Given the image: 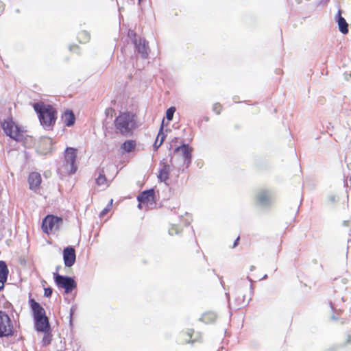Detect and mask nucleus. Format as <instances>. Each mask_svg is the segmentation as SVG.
<instances>
[{
    "instance_id": "nucleus-4",
    "label": "nucleus",
    "mask_w": 351,
    "mask_h": 351,
    "mask_svg": "<svg viewBox=\"0 0 351 351\" xmlns=\"http://www.w3.org/2000/svg\"><path fill=\"white\" fill-rule=\"evenodd\" d=\"M53 278L57 286L64 289L66 293L71 292L77 287V283L72 277L62 276L54 272Z\"/></svg>"
},
{
    "instance_id": "nucleus-22",
    "label": "nucleus",
    "mask_w": 351,
    "mask_h": 351,
    "mask_svg": "<svg viewBox=\"0 0 351 351\" xmlns=\"http://www.w3.org/2000/svg\"><path fill=\"white\" fill-rule=\"evenodd\" d=\"M8 269L6 263L0 261V278L3 279V280L6 281L8 276Z\"/></svg>"
},
{
    "instance_id": "nucleus-31",
    "label": "nucleus",
    "mask_w": 351,
    "mask_h": 351,
    "mask_svg": "<svg viewBox=\"0 0 351 351\" xmlns=\"http://www.w3.org/2000/svg\"><path fill=\"white\" fill-rule=\"evenodd\" d=\"M236 300L237 302V306H240L243 305L245 303L244 298L242 300L241 299H237Z\"/></svg>"
},
{
    "instance_id": "nucleus-16",
    "label": "nucleus",
    "mask_w": 351,
    "mask_h": 351,
    "mask_svg": "<svg viewBox=\"0 0 351 351\" xmlns=\"http://www.w3.org/2000/svg\"><path fill=\"white\" fill-rule=\"evenodd\" d=\"M41 176L40 174L37 172H32L29 175L28 182L29 184V189L33 191H36L39 189L41 184Z\"/></svg>"
},
{
    "instance_id": "nucleus-27",
    "label": "nucleus",
    "mask_w": 351,
    "mask_h": 351,
    "mask_svg": "<svg viewBox=\"0 0 351 351\" xmlns=\"http://www.w3.org/2000/svg\"><path fill=\"white\" fill-rule=\"evenodd\" d=\"M180 232V230L178 228L176 224H173L172 227L169 229V234L171 236L178 234Z\"/></svg>"
},
{
    "instance_id": "nucleus-46",
    "label": "nucleus",
    "mask_w": 351,
    "mask_h": 351,
    "mask_svg": "<svg viewBox=\"0 0 351 351\" xmlns=\"http://www.w3.org/2000/svg\"><path fill=\"white\" fill-rule=\"evenodd\" d=\"M58 269H59V267H58L56 268V272H57V273H58Z\"/></svg>"
},
{
    "instance_id": "nucleus-1",
    "label": "nucleus",
    "mask_w": 351,
    "mask_h": 351,
    "mask_svg": "<svg viewBox=\"0 0 351 351\" xmlns=\"http://www.w3.org/2000/svg\"><path fill=\"white\" fill-rule=\"evenodd\" d=\"M34 109L37 113L40 124L45 129L50 130L54 125L57 117L56 110L49 104L37 102L34 104Z\"/></svg>"
},
{
    "instance_id": "nucleus-28",
    "label": "nucleus",
    "mask_w": 351,
    "mask_h": 351,
    "mask_svg": "<svg viewBox=\"0 0 351 351\" xmlns=\"http://www.w3.org/2000/svg\"><path fill=\"white\" fill-rule=\"evenodd\" d=\"M329 304H330V307L332 311L337 313H340V312H341V309L340 308H339L338 304L330 302Z\"/></svg>"
},
{
    "instance_id": "nucleus-25",
    "label": "nucleus",
    "mask_w": 351,
    "mask_h": 351,
    "mask_svg": "<svg viewBox=\"0 0 351 351\" xmlns=\"http://www.w3.org/2000/svg\"><path fill=\"white\" fill-rule=\"evenodd\" d=\"M90 35L87 32L83 31L78 34V39L80 43H86L88 41Z\"/></svg>"
},
{
    "instance_id": "nucleus-21",
    "label": "nucleus",
    "mask_w": 351,
    "mask_h": 351,
    "mask_svg": "<svg viewBox=\"0 0 351 351\" xmlns=\"http://www.w3.org/2000/svg\"><path fill=\"white\" fill-rule=\"evenodd\" d=\"M64 124L66 126H72L75 123V115L72 111H66L63 116Z\"/></svg>"
},
{
    "instance_id": "nucleus-32",
    "label": "nucleus",
    "mask_w": 351,
    "mask_h": 351,
    "mask_svg": "<svg viewBox=\"0 0 351 351\" xmlns=\"http://www.w3.org/2000/svg\"><path fill=\"white\" fill-rule=\"evenodd\" d=\"M109 210V208H105L99 214V216L101 217H104L105 216V215L108 212Z\"/></svg>"
},
{
    "instance_id": "nucleus-13",
    "label": "nucleus",
    "mask_w": 351,
    "mask_h": 351,
    "mask_svg": "<svg viewBox=\"0 0 351 351\" xmlns=\"http://www.w3.org/2000/svg\"><path fill=\"white\" fill-rule=\"evenodd\" d=\"M53 141L51 138L43 137L40 138L38 148L43 154L50 153L53 150Z\"/></svg>"
},
{
    "instance_id": "nucleus-19",
    "label": "nucleus",
    "mask_w": 351,
    "mask_h": 351,
    "mask_svg": "<svg viewBox=\"0 0 351 351\" xmlns=\"http://www.w3.org/2000/svg\"><path fill=\"white\" fill-rule=\"evenodd\" d=\"M165 135L163 133V121L162 122L160 130L158 132V136L156 137V139L153 145L154 149L155 150H157L162 144L163 141H165Z\"/></svg>"
},
{
    "instance_id": "nucleus-40",
    "label": "nucleus",
    "mask_w": 351,
    "mask_h": 351,
    "mask_svg": "<svg viewBox=\"0 0 351 351\" xmlns=\"http://www.w3.org/2000/svg\"><path fill=\"white\" fill-rule=\"evenodd\" d=\"M143 204V203H141V202H139V203H138V207L139 208H141V205H142Z\"/></svg>"
},
{
    "instance_id": "nucleus-36",
    "label": "nucleus",
    "mask_w": 351,
    "mask_h": 351,
    "mask_svg": "<svg viewBox=\"0 0 351 351\" xmlns=\"http://www.w3.org/2000/svg\"><path fill=\"white\" fill-rule=\"evenodd\" d=\"M239 239H240V238H239V237H238L237 238V239H236V240H235V241L234 242V244H233V245H232V247H235L236 246H237L238 243H239Z\"/></svg>"
},
{
    "instance_id": "nucleus-35",
    "label": "nucleus",
    "mask_w": 351,
    "mask_h": 351,
    "mask_svg": "<svg viewBox=\"0 0 351 351\" xmlns=\"http://www.w3.org/2000/svg\"><path fill=\"white\" fill-rule=\"evenodd\" d=\"M4 10V4L2 1H0V13Z\"/></svg>"
},
{
    "instance_id": "nucleus-43",
    "label": "nucleus",
    "mask_w": 351,
    "mask_h": 351,
    "mask_svg": "<svg viewBox=\"0 0 351 351\" xmlns=\"http://www.w3.org/2000/svg\"><path fill=\"white\" fill-rule=\"evenodd\" d=\"M247 279L249 281H250L251 282H252V280L250 278V277H247Z\"/></svg>"
},
{
    "instance_id": "nucleus-8",
    "label": "nucleus",
    "mask_w": 351,
    "mask_h": 351,
    "mask_svg": "<svg viewBox=\"0 0 351 351\" xmlns=\"http://www.w3.org/2000/svg\"><path fill=\"white\" fill-rule=\"evenodd\" d=\"M192 150L193 149L186 144H183L176 147L174 150L175 154H178L182 157L183 163L186 165V167H188L191 162Z\"/></svg>"
},
{
    "instance_id": "nucleus-10",
    "label": "nucleus",
    "mask_w": 351,
    "mask_h": 351,
    "mask_svg": "<svg viewBox=\"0 0 351 351\" xmlns=\"http://www.w3.org/2000/svg\"><path fill=\"white\" fill-rule=\"evenodd\" d=\"M63 260L66 267L73 266L76 260L75 249L72 246H68L63 250Z\"/></svg>"
},
{
    "instance_id": "nucleus-47",
    "label": "nucleus",
    "mask_w": 351,
    "mask_h": 351,
    "mask_svg": "<svg viewBox=\"0 0 351 351\" xmlns=\"http://www.w3.org/2000/svg\"><path fill=\"white\" fill-rule=\"evenodd\" d=\"M189 223H190L189 221L186 222V226H187V225H189Z\"/></svg>"
},
{
    "instance_id": "nucleus-38",
    "label": "nucleus",
    "mask_w": 351,
    "mask_h": 351,
    "mask_svg": "<svg viewBox=\"0 0 351 351\" xmlns=\"http://www.w3.org/2000/svg\"><path fill=\"white\" fill-rule=\"evenodd\" d=\"M73 313V308H71L70 315L72 316V314Z\"/></svg>"
},
{
    "instance_id": "nucleus-24",
    "label": "nucleus",
    "mask_w": 351,
    "mask_h": 351,
    "mask_svg": "<svg viewBox=\"0 0 351 351\" xmlns=\"http://www.w3.org/2000/svg\"><path fill=\"white\" fill-rule=\"evenodd\" d=\"M106 178L104 169H99V176L96 178V183L99 186L104 185L106 183Z\"/></svg>"
},
{
    "instance_id": "nucleus-33",
    "label": "nucleus",
    "mask_w": 351,
    "mask_h": 351,
    "mask_svg": "<svg viewBox=\"0 0 351 351\" xmlns=\"http://www.w3.org/2000/svg\"><path fill=\"white\" fill-rule=\"evenodd\" d=\"M6 281L3 280V279L0 278V291H1L4 287V283Z\"/></svg>"
},
{
    "instance_id": "nucleus-44",
    "label": "nucleus",
    "mask_w": 351,
    "mask_h": 351,
    "mask_svg": "<svg viewBox=\"0 0 351 351\" xmlns=\"http://www.w3.org/2000/svg\"><path fill=\"white\" fill-rule=\"evenodd\" d=\"M112 204V199L110 200L109 206H111Z\"/></svg>"
},
{
    "instance_id": "nucleus-34",
    "label": "nucleus",
    "mask_w": 351,
    "mask_h": 351,
    "mask_svg": "<svg viewBox=\"0 0 351 351\" xmlns=\"http://www.w3.org/2000/svg\"><path fill=\"white\" fill-rule=\"evenodd\" d=\"M351 343V334H349L347 337L346 344H349Z\"/></svg>"
},
{
    "instance_id": "nucleus-37",
    "label": "nucleus",
    "mask_w": 351,
    "mask_h": 351,
    "mask_svg": "<svg viewBox=\"0 0 351 351\" xmlns=\"http://www.w3.org/2000/svg\"><path fill=\"white\" fill-rule=\"evenodd\" d=\"M343 225L345 226H348L349 225V221H343Z\"/></svg>"
},
{
    "instance_id": "nucleus-7",
    "label": "nucleus",
    "mask_w": 351,
    "mask_h": 351,
    "mask_svg": "<svg viewBox=\"0 0 351 351\" xmlns=\"http://www.w3.org/2000/svg\"><path fill=\"white\" fill-rule=\"evenodd\" d=\"M1 126L5 133L10 138L17 141L22 139V132L12 121H5L1 123Z\"/></svg>"
},
{
    "instance_id": "nucleus-39",
    "label": "nucleus",
    "mask_w": 351,
    "mask_h": 351,
    "mask_svg": "<svg viewBox=\"0 0 351 351\" xmlns=\"http://www.w3.org/2000/svg\"><path fill=\"white\" fill-rule=\"evenodd\" d=\"M337 319V318L335 315H332V316H331V319L335 320V319Z\"/></svg>"
},
{
    "instance_id": "nucleus-23",
    "label": "nucleus",
    "mask_w": 351,
    "mask_h": 351,
    "mask_svg": "<svg viewBox=\"0 0 351 351\" xmlns=\"http://www.w3.org/2000/svg\"><path fill=\"white\" fill-rule=\"evenodd\" d=\"M136 147V143L132 140H128L121 145V149L125 152H131Z\"/></svg>"
},
{
    "instance_id": "nucleus-48",
    "label": "nucleus",
    "mask_w": 351,
    "mask_h": 351,
    "mask_svg": "<svg viewBox=\"0 0 351 351\" xmlns=\"http://www.w3.org/2000/svg\"><path fill=\"white\" fill-rule=\"evenodd\" d=\"M350 235H351V229L350 230V233H349Z\"/></svg>"
},
{
    "instance_id": "nucleus-49",
    "label": "nucleus",
    "mask_w": 351,
    "mask_h": 351,
    "mask_svg": "<svg viewBox=\"0 0 351 351\" xmlns=\"http://www.w3.org/2000/svg\"><path fill=\"white\" fill-rule=\"evenodd\" d=\"M350 312H351V308H350Z\"/></svg>"
},
{
    "instance_id": "nucleus-45",
    "label": "nucleus",
    "mask_w": 351,
    "mask_h": 351,
    "mask_svg": "<svg viewBox=\"0 0 351 351\" xmlns=\"http://www.w3.org/2000/svg\"><path fill=\"white\" fill-rule=\"evenodd\" d=\"M341 302H344L343 298H341Z\"/></svg>"
},
{
    "instance_id": "nucleus-42",
    "label": "nucleus",
    "mask_w": 351,
    "mask_h": 351,
    "mask_svg": "<svg viewBox=\"0 0 351 351\" xmlns=\"http://www.w3.org/2000/svg\"><path fill=\"white\" fill-rule=\"evenodd\" d=\"M255 267L254 266H251L250 267V271H253Z\"/></svg>"
},
{
    "instance_id": "nucleus-18",
    "label": "nucleus",
    "mask_w": 351,
    "mask_h": 351,
    "mask_svg": "<svg viewBox=\"0 0 351 351\" xmlns=\"http://www.w3.org/2000/svg\"><path fill=\"white\" fill-rule=\"evenodd\" d=\"M336 21L338 24L339 31L346 34L348 32V24L346 19L341 16V10H339L336 15Z\"/></svg>"
},
{
    "instance_id": "nucleus-14",
    "label": "nucleus",
    "mask_w": 351,
    "mask_h": 351,
    "mask_svg": "<svg viewBox=\"0 0 351 351\" xmlns=\"http://www.w3.org/2000/svg\"><path fill=\"white\" fill-rule=\"evenodd\" d=\"M160 170L158 175V178L160 182H166L169 177L171 171V166L168 165L165 160L160 162Z\"/></svg>"
},
{
    "instance_id": "nucleus-5",
    "label": "nucleus",
    "mask_w": 351,
    "mask_h": 351,
    "mask_svg": "<svg viewBox=\"0 0 351 351\" xmlns=\"http://www.w3.org/2000/svg\"><path fill=\"white\" fill-rule=\"evenodd\" d=\"M13 334L12 321L8 314L0 310V337L12 336Z\"/></svg>"
},
{
    "instance_id": "nucleus-15",
    "label": "nucleus",
    "mask_w": 351,
    "mask_h": 351,
    "mask_svg": "<svg viewBox=\"0 0 351 351\" xmlns=\"http://www.w3.org/2000/svg\"><path fill=\"white\" fill-rule=\"evenodd\" d=\"M154 197V190L149 189L141 192L137 197L138 202L152 204Z\"/></svg>"
},
{
    "instance_id": "nucleus-17",
    "label": "nucleus",
    "mask_w": 351,
    "mask_h": 351,
    "mask_svg": "<svg viewBox=\"0 0 351 351\" xmlns=\"http://www.w3.org/2000/svg\"><path fill=\"white\" fill-rule=\"evenodd\" d=\"M31 308L33 312L34 319L46 315L45 309L34 299L29 300Z\"/></svg>"
},
{
    "instance_id": "nucleus-6",
    "label": "nucleus",
    "mask_w": 351,
    "mask_h": 351,
    "mask_svg": "<svg viewBox=\"0 0 351 351\" xmlns=\"http://www.w3.org/2000/svg\"><path fill=\"white\" fill-rule=\"evenodd\" d=\"M63 220L61 217L47 215L43 220L42 229L44 232L49 234L58 230L62 226Z\"/></svg>"
},
{
    "instance_id": "nucleus-12",
    "label": "nucleus",
    "mask_w": 351,
    "mask_h": 351,
    "mask_svg": "<svg viewBox=\"0 0 351 351\" xmlns=\"http://www.w3.org/2000/svg\"><path fill=\"white\" fill-rule=\"evenodd\" d=\"M35 328L38 332H47L50 330V325L48 317L41 316L34 319Z\"/></svg>"
},
{
    "instance_id": "nucleus-9",
    "label": "nucleus",
    "mask_w": 351,
    "mask_h": 351,
    "mask_svg": "<svg viewBox=\"0 0 351 351\" xmlns=\"http://www.w3.org/2000/svg\"><path fill=\"white\" fill-rule=\"evenodd\" d=\"M257 203L263 207L270 205L272 202V194L267 190H261L256 195Z\"/></svg>"
},
{
    "instance_id": "nucleus-3",
    "label": "nucleus",
    "mask_w": 351,
    "mask_h": 351,
    "mask_svg": "<svg viewBox=\"0 0 351 351\" xmlns=\"http://www.w3.org/2000/svg\"><path fill=\"white\" fill-rule=\"evenodd\" d=\"M115 127L123 135H128L131 132L135 125L134 116L130 113L124 112L118 116L114 121Z\"/></svg>"
},
{
    "instance_id": "nucleus-26",
    "label": "nucleus",
    "mask_w": 351,
    "mask_h": 351,
    "mask_svg": "<svg viewBox=\"0 0 351 351\" xmlns=\"http://www.w3.org/2000/svg\"><path fill=\"white\" fill-rule=\"evenodd\" d=\"M176 111V108L175 107H170L169 108H168L166 111V118L169 120V121H171L173 119V114Z\"/></svg>"
},
{
    "instance_id": "nucleus-20",
    "label": "nucleus",
    "mask_w": 351,
    "mask_h": 351,
    "mask_svg": "<svg viewBox=\"0 0 351 351\" xmlns=\"http://www.w3.org/2000/svg\"><path fill=\"white\" fill-rule=\"evenodd\" d=\"M217 319V315L214 312H212V311H210V312H206L205 313H204L201 318H200V320H202L203 322L206 323V324H211V323H213Z\"/></svg>"
},
{
    "instance_id": "nucleus-30",
    "label": "nucleus",
    "mask_w": 351,
    "mask_h": 351,
    "mask_svg": "<svg viewBox=\"0 0 351 351\" xmlns=\"http://www.w3.org/2000/svg\"><path fill=\"white\" fill-rule=\"evenodd\" d=\"M52 292H53V291H52L51 288H50V287L45 288L44 295L45 297H50L52 294Z\"/></svg>"
},
{
    "instance_id": "nucleus-2",
    "label": "nucleus",
    "mask_w": 351,
    "mask_h": 351,
    "mask_svg": "<svg viewBox=\"0 0 351 351\" xmlns=\"http://www.w3.org/2000/svg\"><path fill=\"white\" fill-rule=\"evenodd\" d=\"M77 149L73 147H67L64 152V160L58 171L62 173L73 174L77 171L75 160Z\"/></svg>"
},
{
    "instance_id": "nucleus-29",
    "label": "nucleus",
    "mask_w": 351,
    "mask_h": 351,
    "mask_svg": "<svg viewBox=\"0 0 351 351\" xmlns=\"http://www.w3.org/2000/svg\"><path fill=\"white\" fill-rule=\"evenodd\" d=\"M222 106L219 103H216L213 105V111L217 114H219L221 110Z\"/></svg>"
},
{
    "instance_id": "nucleus-41",
    "label": "nucleus",
    "mask_w": 351,
    "mask_h": 351,
    "mask_svg": "<svg viewBox=\"0 0 351 351\" xmlns=\"http://www.w3.org/2000/svg\"><path fill=\"white\" fill-rule=\"evenodd\" d=\"M267 278V275H266V274H265V276L261 278V280H265V279H266Z\"/></svg>"
},
{
    "instance_id": "nucleus-11",
    "label": "nucleus",
    "mask_w": 351,
    "mask_h": 351,
    "mask_svg": "<svg viewBox=\"0 0 351 351\" xmlns=\"http://www.w3.org/2000/svg\"><path fill=\"white\" fill-rule=\"evenodd\" d=\"M135 48L138 53L144 59L147 58L149 55L148 43L144 38H139L134 40Z\"/></svg>"
}]
</instances>
